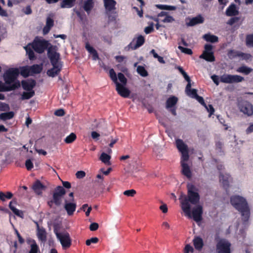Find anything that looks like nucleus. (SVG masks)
Listing matches in <instances>:
<instances>
[{"label":"nucleus","instance_id":"1","mask_svg":"<svg viewBox=\"0 0 253 253\" xmlns=\"http://www.w3.org/2000/svg\"><path fill=\"white\" fill-rule=\"evenodd\" d=\"M187 196L181 201V207L183 212L189 217H191V206L189 204L196 205L199 202L200 195L198 189L192 184L188 183L187 185Z\"/></svg>","mask_w":253,"mask_h":253},{"label":"nucleus","instance_id":"2","mask_svg":"<svg viewBox=\"0 0 253 253\" xmlns=\"http://www.w3.org/2000/svg\"><path fill=\"white\" fill-rule=\"evenodd\" d=\"M231 205L241 214L244 222L249 220L250 216L249 207L246 200L240 196H233L230 198Z\"/></svg>","mask_w":253,"mask_h":253},{"label":"nucleus","instance_id":"3","mask_svg":"<svg viewBox=\"0 0 253 253\" xmlns=\"http://www.w3.org/2000/svg\"><path fill=\"white\" fill-rule=\"evenodd\" d=\"M20 74L18 68H10L7 70L3 74V77L6 85H11L17 80Z\"/></svg>","mask_w":253,"mask_h":253},{"label":"nucleus","instance_id":"4","mask_svg":"<svg viewBox=\"0 0 253 253\" xmlns=\"http://www.w3.org/2000/svg\"><path fill=\"white\" fill-rule=\"evenodd\" d=\"M54 232L59 240L63 250H66L71 247L72 240L69 233L67 232L60 233L57 230H54Z\"/></svg>","mask_w":253,"mask_h":253},{"label":"nucleus","instance_id":"5","mask_svg":"<svg viewBox=\"0 0 253 253\" xmlns=\"http://www.w3.org/2000/svg\"><path fill=\"white\" fill-rule=\"evenodd\" d=\"M50 43L44 39H35L32 43V48L37 53H42L46 50Z\"/></svg>","mask_w":253,"mask_h":253},{"label":"nucleus","instance_id":"6","mask_svg":"<svg viewBox=\"0 0 253 253\" xmlns=\"http://www.w3.org/2000/svg\"><path fill=\"white\" fill-rule=\"evenodd\" d=\"M231 243L226 239H220L216 242V253H231Z\"/></svg>","mask_w":253,"mask_h":253},{"label":"nucleus","instance_id":"7","mask_svg":"<svg viewBox=\"0 0 253 253\" xmlns=\"http://www.w3.org/2000/svg\"><path fill=\"white\" fill-rule=\"evenodd\" d=\"M238 108L240 111L248 116L253 114V105L248 101L242 100L238 103Z\"/></svg>","mask_w":253,"mask_h":253},{"label":"nucleus","instance_id":"8","mask_svg":"<svg viewBox=\"0 0 253 253\" xmlns=\"http://www.w3.org/2000/svg\"><path fill=\"white\" fill-rule=\"evenodd\" d=\"M244 80V77L237 75H224L220 77V81L226 84L238 83Z\"/></svg>","mask_w":253,"mask_h":253},{"label":"nucleus","instance_id":"9","mask_svg":"<svg viewBox=\"0 0 253 253\" xmlns=\"http://www.w3.org/2000/svg\"><path fill=\"white\" fill-rule=\"evenodd\" d=\"M204 48L205 51L200 55V58L204 59L209 62L215 61L213 52L212 51L213 46L211 44H206L205 45Z\"/></svg>","mask_w":253,"mask_h":253},{"label":"nucleus","instance_id":"10","mask_svg":"<svg viewBox=\"0 0 253 253\" xmlns=\"http://www.w3.org/2000/svg\"><path fill=\"white\" fill-rule=\"evenodd\" d=\"M47 49V56L50 60V63L59 62V60L60 58V55L59 53L56 52V46L50 44Z\"/></svg>","mask_w":253,"mask_h":253},{"label":"nucleus","instance_id":"11","mask_svg":"<svg viewBox=\"0 0 253 253\" xmlns=\"http://www.w3.org/2000/svg\"><path fill=\"white\" fill-rule=\"evenodd\" d=\"M51 64L53 67L47 70V74L49 77H54L59 74L62 65L59 62H52Z\"/></svg>","mask_w":253,"mask_h":253},{"label":"nucleus","instance_id":"12","mask_svg":"<svg viewBox=\"0 0 253 253\" xmlns=\"http://www.w3.org/2000/svg\"><path fill=\"white\" fill-rule=\"evenodd\" d=\"M126 85L117 83L116 84V90L121 96L124 98H128L130 95V91L125 86Z\"/></svg>","mask_w":253,"mask_h":253},{"label":"nucleus","instance_id":"13","mask_svg":"<svg viewBox=\"0 0 253 253\" xmlns=\"http://www.w3.org/2000/svg\"><path fill=\"white\" fill-rule=\"evenodd\" d=\"M77 208V204L75 202H69L67 200L64 201V208L69 216L73 215Z\"/></svg>","mask_w":253,"mask_h":253},{"label":"nucleus","instance_id":"14","mask_svg":"<svg viewBox=\"0 0 253 253\" xmlns=\"http://www.w3.org/2000/svg\"><path fill=\"white\" fill-rule=\"evenodd\" d=\"M21 84L19 81L15 82L11 85H6L0 81V91H10L20 87Z\"/></svg>","mask_w":253,"mask_h":253},{"label":"nucleus","instance_id":"15","mask_svg":"<svg viewBox=\"0 0 253 253\" xmlns=\"http://www.w3.org/2000/svg\"><path fill=\"white\" fill-rule=\"evenodd\" d=\"M46 188V186L43 185L39 180H37L32 186V189L38 195H41L42 191H44Z\"/></svg>","mask_w":253,"mask_h":253},{"label":"nucleus","instance_id":"16","mask_svg":"<svg viewBox=\"0 0 253 253\" xmlns=\"http://www.w3.org/2000/svg\"><path fill=\"white\" fill-rule=\"evenodd\" d=\"M36 84V82L35 80L29 79L27 80H22L21 81V85L23 89L26 91L34 90L33 88Z\"/></svg>","mask_w":253,"mask_h":253},{"label":"nucleus","instance_id":"17","mask_svg":"<svg viewBox=\"0 0 253 253\" xmlns=\"http://www.w3.org/2000/svg\"><path fill=\"white\" fill-rule=\"evenodd\" d=\"M192 213L193 219L195 221L199 222L201 221L203 213L202 207L200 205L197 206L195 208L193 209Z\"/></svg>","mask_w":253,"mask_h":253},{"label":"nucleus","instance_id":"18","mask_svg":"<svg viewBox=\"0 0 253 253\" xmlns=\"http://www.w3.org/2000/svg\"><path fill=\"white\" fill-rule=\"evenodd\" d=\"M231 177L228 174H223L221 172L219 174V181L222 184L224 189L227 190L229 186V182L230 181Z\"/></svg>","mask_w":253,"mask_h":253},{"label":"nucleus","instance_id":"19","mask_svg":"<svg viewBox=\"0 0 253 253\" xmlns=\"http://www.w3.org/2000/svg\"><path fill=\"white\" fill-rule=\"evenodd\" d=\"M204 22V18L201 15L199 14L197 16L189 19L188 22H186L188 26H194L197 24H202Z\"/></svg>","mask_w":253,"mask_h":253},{"label":"nucleus","instance_id":"20","mask_svg":"<svg viewBox=\"0 0 253 253\" xmlns=\"http://www.w3.org/2000/svg\"><path fill=\"white\" fill-rule=\"evenodd\" d=\"M37 236L39 240L42 242L44 243L47 239L46 232L45 230L43 227L40 228L38 224L37 223Z\"/></svg>","mask_w":253,"mask_h":253},{"label":"nucleus","instance_id":"21","mask_svg":"<svg viewBox=\"0 0 253 253\" xmlns=\"http://www.w3.org/2000/svg\"><path fill=\"white\" fill-rule=\"evenodd\" d=\"M104 7L107 12L116 9V1L115 0H103Z\"/></svg>","mask_w":253,"mask_h":253},{"label":"nucleus","instance_id":"22","mask_svg":"<svg viewBox=\"0 0 253 253\" xmlns=\"http://www.w3.org/2000/svg\"><path fill=\"white\" fill-rule=\"evenodd\" d=\"M181 166L182 167V174L188 178H190L192 177V172L188 164L186 163L182 162L181 163Z\"/></svg>","mask_w":253,"mask_h":253},{"label":"nucleus","instance_id":"23","mask_svg":"<svg viewBox=\"0 0 253 253\" xmlns=\"http://www.w3.org/2000/svg\"><path fill=\"white\" fill-rule=\"evenodd\" d=\"M239 14V11L237 10L235 4H231L226 10V14L228 16H233Z\"/></svg>","mask_w":253,"mask_h":253},{"label":"nucleus","instance_id":"24","mask_svg":"<svg viewBox=\"0 0 253 253\" xmlns=\"http://www.w3.org/2000/svg\"><path fill=\"white\" fill-rule=\"evenodd\" d=\"M145 42V39L142 35H140L138 37L136 40V43L133 45V43L130 42L128 46L132 49H135L140 46H142Z\"/></svg>","mask_w":253,"mask_h":253},{"label":"nucleus","instance_id":"25","mask_svg":"<svg viewBox=\"0 0 253 253\" xmlns=\"http://www.w3.org/2000/svg\"><path fill=\"white\" fill-rule=\"evenodd\" d=\"M185 92L187 95L194 98H195L198 95L197 89L191 88V82L187 84L185 88Z\"/></svg>","mask_w":253,"mask_h":253},{"label":"nucleus","instance_id":"26","mask_svg":"<svg viewBox=\"0 0 253 253\" xmlns=\"http://www.w3.org/2000/svg\"><path fill=\"white\" fill-rule=\"evenodd\" d=\"M175 144L177 149L180 153L188 150L187 145L184 143L182 140L177 139L175 141Z\"/></svg>","mask_w":253,"mask_h":253},{"label":"nucleus","instance_id":"27","mask_svg":"<svg viewBox=\"0 0 253 253\" xmlns=\"http://www.w3.org/2000/svg\"><path fill=\"white\" fill-rule=\"evenodd\" d=\"M195 248L198 251H201L204 246L203 239L200 237H196L193 241Z\"/></svg>","mask_w":253,"mask_h":253},{"label":"nucleus","instance_id":"28","mask_svg":"<svg viewBox=\"0 0 253 253\" xmlns=\"http://www.w3.org/2000/svg\"><path fill=\"white\" fill-rule=\"evenodd\" d=\"M177 102L178 98L174 96H171L167 100L166 108L167 109H169L170 108L175 107Z\"/></svg>","mask_w":253,"mask_h":253},{"label":"nucleus","instance_id":"29","mask_svg":"<svg viewBox=\"0 0 253 253\" xmlns=\"http://www.w3.org/2000/svg\"><path fill=\"white\" fill-rule=\"evenodd\" d=\"M85 47L86 49L90 54H92V58L93 60H96L99 59V56H98L97 52L93 47L90 46V44L88 42L86 43Z\"/></svg>","mask_w":253,"mask_h":253},{"label":"nucleus","instance_id":"30","mask_svg":"<svg viewBox=\"0 0 253 253\" xmlns=\"http://www.w3.org/2000/svg\"><path fill=\"white\" fill-rule=\"evenodd\" d=\"M16 202L15 201H11L9 204V209L16 215L20 217H23L24 216L23 212L22 211L17 209L12 205L13 203L16 204Z\"/></svg>","mask_w":253,"mask_h":253},{"label":"nucleus","instance_id":"31","mask_svg":"<svg viewBox=\"0 0 253 253\" xmlns=\"http://www.w3.org/2000/svg\"><path fill=\"white\" fill-rule=\"evenodd\" d=\"M16 202L15 201H11L9 204V209L16 215L20 217H23L24 216L23 212L22 211L17 209L12 205L13 203L16 204Z\"/></svg>","mask_w":253,"mask_h":253},{"label":"nucleus","instance_id":"32","mask_svg":"<svg viewBox=\"0 0 253 253\" xmlns=\"http://www.w3.org/2000/svg\"><path fill=\"white\" fill-rule=\"evenodd\" d=\"M240 51L236 50L235 49H228L227 51V55L228 57L232 60L236 58L239 57L240 56Z\"/></svg>","mask_w":253,"mask_h":253},{"label":"nucleus","instance_id":"33","mask_svg":"<svg viewBox=\"0 0 253 253\" xmlns=\"http://www.w3.org/2000/svg\"><path fill=\"white\" fill-rule=\"evenodd\" d=\"M76 0H63L60 3L61 8H71L75 3Z\"/></svg>","mask_w":253,"mask_h":253},{"label":"nucleus","instance_id":"34","mask_svg":"<svg viewBox=\"0 0 253 253\" xmlns=\"http://www.w3.org/2000/svg\"><path fill=\"white\" fill-rule=\"evenodd\" d=\"M94 6L93 0H87L84 1V9L87 13H89Z\"/></svg>","mask_w":253,"mask_h":253},{"label":"nucleus","instance_id":"35","mask_svg":"<svg viewBox=\"0 0 253 253\" xmlns=\"http://www.w3.org/2000/svg\"><path fill=\"white\" fill-rule=\"evenodd\" d=\"M29 67L30 69V72L32 75L39 74L42 72V66L38 64H34Z\"/></svg>","mask_w":253,"mask_h":253},{"label":"nucleus","instance_id":"36","mask_svg":"<svg viewBox=\"0 0 253 253\" xmlns=\"http://www.w3.org/2000/svg\"><path fill=\"white\" fill-rule=\"evenodd\" d=\"M203 38L207 42L212 43L217 42L218 41V38L217 36L210 34H205Z\"/></svg>","mask_w":253,"mask_h":253},{"label":"nucleus","instance_id":"37","mask_svg":"<svg viewBox=\"0 0 253 253\" xmlns=\"http://www.w3.org/2000/svg\"><path fill=\"white\" fill-rule=\"evenodd\" d=\"M14 115V112L12 111L2 113L0 114V119L2 121H6L12 119Z\"/></svg>","mask_w":253,"mask_h":253},{"label":"nucleus","instance_id":"38","mask_svg":"<svg viewBox=\"0 0 253 253\" xmlns=\"http://www.w3.org/2000/svg\"><path fill=\"white\" fill-rule=\"evenodd\" d=\"M253 69L246 66H242L237 69V72L243 73L246 75H249Z\"/></svg>","mask_w":253,"mask_h":253},{"label":"nucleus","instance_id":"39","mask_svg":"<svg viewBox=\"0 0 253 253\" xmlns=\"http://www.w3.org/2000/svg\"><path fill=\"white\" fill-rule=\"evenodd\" d=\"M35 92L34 90L27 91V92H23L21 95V99L26 100L29 99L34 96Z\"/></svg>","mask_w":253,"mask_h":253},{"label":"nucleus","instance_id":"40","mask_svg":"<svg viewBox=\"0 0 253 253\" xmlns=\"http://www.w3.org/2000/svg\"><path fill=\"white\" fill-rule=\"evenodd\" d=\"M27 54L28 55V58L30 60H33L36 59L35 53L33 49L28 46L25 47Z\"/></svg>","mask_w":253,"mask_h":253},{"label":"nucleus","instance_id":"41","mask_svg":"<svg viewBox=\"0 0 253 253\" xmlns=\"http://www.w3.org/2000/svg\"><path fill=\"white\" fill-rule=\"evenodd\" d=\"M12 196V193L10 192H7L6 193L0 192V200L2 201H5L6 199H10Z\"/></svg>","mask_w":253,"mask_h":253},{"label":"nucleus","instance_id":"42","mask_svg":"<svg viewBox=\"0 0 253 253\" xmlns=\"http://www.w3.org/2000/svg\"><path fill=\"white\" fill-rule=\"evenodd\" d=\"M110 159L111 156L104 152L101 154L100 157V160L105 164H110Z\"/></svg>","mask_w":253,"mask_h":253},{"label":"nucleus","instance_id":"43","mask_svg":"<svg viewBox=\"0 0 253 253\" xmlns=\"http://www.w3.org/2000/svg\"><path fill=\"white\" fill-rule=\"evenodd\" d=\"M76 138L77 136L76 134L72 132L65 138L64 141L67 144H70L73 143Z\"/></svg>","mask_w":253,"mask_h":253},{"label":"nucleus","instance_id":"44","mask_svg":"<svg viewBox=\"0 0 253 253\" xmlns=\"http://www.w3.org/2000/svg\"><path fill=\"white\" fill-rule=\"evenodd\" d=\"M137 73L142 77H147L148 75V72L145 68L142 66L139 65L137 67Z\"/></svg>","mask_w":253,"mask_h":253},{"label":"nucleus","instance_id":"45","mask_svg":"<svg viewBox=\"0 0 253 253\" xmlns=\"http://www.w3.org/2000/svg\"><path fill=\"white\" fill-rule=\"evenodd\" d=\"M62 196L59 195L58 194H53V199L54 204L57 206H59L61 204V198Z\"/></svg>","mask_w":253,"mask_h":253},{"label":"nucleus","instance_id":"46","mask_svg":"<svg viewBox=\"0 0 253 253\" xmlns=\"http://www.w3.org/2000/svg\"><path fill=\"white\" fill-rule=\"evenodd\" d=\"M20 74L24 78H26L28 77L30 75V67H23L21 68V71L20 72Z\"/></svg>","mask_w":253,"mask_h":253},{"label":"nucleus","instance_id":"47","mask_svg":"<svg viewBox=\"0 0 253 253\" xmlns=\"http://www.w3.org/2000/svg\"><path fill=\"white\" fill-rule=\"evenodd\" d=\"M109 76L115 84H117V83H119L118 82L117 75L113 68L109 70Z\"/></svg>","mask_w":253,"mask_h":253},{"label":"nucleus","instance_id":"48","mask_svg":"<svg viewBox=\"0 0 253 253\" xmlns=\"http://www.w3.org/2000/svg\"><path fill=\"white\" fill-rule=\"evenodd\" d=\"M53 193L58 194L59 195L63 197L66 194V190L62 186H58L55 188Z\"/></svg>","mask_w":253,"mask_h":253},{"label":"nucleus","instance_id":"49","mask_svg":"<svg viewBox=\"0 0 253 253\" xmlns=\"http://www.w3.org/2000/svg\"><path fill=\"white\" fill-rule=\"evenodd\" d=\"M181 161L180 163H186L189 158V153H188V150H187L184 152H181Z\"/></svg>","mask_w":253,"mask_h":253},{"label":"nucleus","instance_id":"50","mask_svg":"<svg viewBox=\"0 0 253 253\" xmlns=\"http://www.w3.org/2000/svg\"><path fill=\"white\" fill-rule=\"evenodd\" d=\"M178 69L179 71L180 72V73L182 75L185 80L188 82V83H190L191 79L190 77L187 75V74L184 71L183 68L179 66L178 67Z\"/></svg>","mask_w":253,"mask_h":253},{"label":"nucleus","instance_id":"51","mask_svg":"<svg viewBox=\"0 0 253 253\" xmlns=\"http://www.w3.org/2000/svg\"><path fill=\"white\" fill-rule=\"evenodd\" d=\"M118 77L119 80L121 83V84L126 85L127 79L122 73H119L118 74Z\"/></svg>","mask_w":253,"mask_h":253},{"label":"nucleus","instance_id":"52","mask_svg":"<svg viewBox=\"0 0 253 253\" xmlns=\"http://www.w3.org/2000/svg\"><path fill=\"white\" fill-rule=\"evenodd\" d=\"M178 48L183 53H184L185 54H188V55H192L193 53L192 50L188 48L184 47L181 45H179L178 46Z\"/></svg>","mask_w":253,"mask_h":253},{"label":"nucleus","instance_id":"53","mask_svg":"<svg viewBox=\"0 0 253 253\" xmlns=\"http://www.w3.org/2000/svg\"><path fill=\"white\" fill-rule=\"evenodd\" d=\"M246 45L248 46L253 47V35H249L247 36Z\"/></svg>","mask_w":253,"mask_h":253},{"label":"nucleus","instance_id":"54","mask_svg":"<svg viewBox=\"0 0 253 253\" xmlns=\"http://www.w3.org/2000/svg\"><path fill=\"white\" fill-rule=\"evenodd\" d=\"M154 30V23L153 22H151L149 26L145 27L144 29V32L146 34L151 33Z\"/></svg>","mask_w":253,"mask_h":253},{"label":"nucleus","instance_id":"55","mask_svg":"<svg viewBox=\"0 0 253 253\" xmlns=\"http://www.w3.org/2000/svg\"><path fill=\"white\" fill-rule=\"evenodd\" d=\"M136 193L134 189L126 190L124 192V195L128 197H133Z\"/></svg>","mask_w":253,"mask_h":253},{"label":"nucleus","instance_id":"56","mask_svg":"<svg viewBox=\"0 0 253 253\" xmlns=\"http://www.w3.org/2000/svg\"><path fill=\"white\" fill-rule=\"evenodd\" d=\"M39 249L36 243L32 244L31 246V249L29 253H38Z\"/></svg>","mask_w":253,"mask_h":253},{"label":"nucleus","instance_id":"57","mask_svg":"<svg viewBox=\"0 0 253 253\" xmlns=\"http://www.w3.org/2000/svg\"><path fill=\"white\" fill-rule=\"evenodd\" d=\"M99 239L97 237H92L85 241V244L87 246H90L91 243L96 244L98 243Z\"/></svg>","mask_w":253,"mask_h":253},{"label":"nucleus","instance_id":"58","mask_svg":"<svg viewBox=\"0 0 253 253\" xmlns=\"http://www.w3.org/2000/svg\"><path fill=\"white\" fill-rule=\"evenodd\" d=\"M243 60H248L252 57V55L249 53H246L240 51L239 57Z\"/></svg>","mask_w":253,"mask_h":253},{"label":"nucleus","instance_id":"59","mask_svg":"<svg viewBox=\"0 0 253 253\" xmlns=\"http://www.w3.org/2000/svg\"><path fill=\"white\" fill-rule=\"evenodd\" d=\"M205 107L206 108L208 112H209V117H211V115L213 114L214 112V109L212 105L211 104H209L208 106L206 104V106Z\"/></svg>","mask_w":253,"mask_h":253},{"label":"nucleus","instance_id":"60","mask_svg":"<svg viewBox=\"0 0 253 253\" xmlns=\"http://www.w3.org/2000/svg\"><path fill=\"white\" fill-rule=\"evenodd\" d=\"M25 166L28 170H30L33 168V164L30 159H28L26 161Z\"/></svg>","mask_w":253,"mask_h":253},{"label":"nucleus","instance_id":"61","mask_svg":"<svg viewBox=\"0 0 253 253\" xmlns=\"http://www.w3.org/2000/svg\"><path fill=\"white\" fill-rule=\"evenodd\" d=\"M54 25V21L53 20L50 18V17H47L46 18V25L47 27H49L50 28H52Z\"/></svg>","mask_w":253,"mask_h":253},{"label":"nucleus","instance_id":"62","mask_svg":"<svg viewBox=\"0 0 253 253\" xmlns=\"http://www.w3.org/2000/svg\"><path fill=\"white\" fill-rule=\"evenodd\" d=\"M240 19V18L238 17H232L231 18H230L228 21V22H227V24L229 25H233L235 23L237 22V21H238Z\"/></svg>","mask_w":253,"mask_h":253},{"label":"nucleus","instance_id":"63","mask_svg":"<svg viewBox=\"0 0 253 253\" xmlns=\"http://www.w3.org/2000/svg\"><path fill=\"white\" fill-rule=\"evenodd\" d=\"M99 225L97 223L93 222L90 224L89 226V229L90 231H94L98 229Z\"/></svg>","mask_w":253,"mask_h":253},{"label":"nucleus","instance_id":"64","mask_svg":"<svg viewBox=\"0 0 253 253\" xmlns=\"http://www.w3.org/2000/svg\"><path fill=\"white\" fill-rule=\"evenodd\" d=\"M54 115L56 116L62 117L65 115V111L62 109H59L55 111Z\"/></svg>","mask_w":253,"mask_h":253}]
</instances>
